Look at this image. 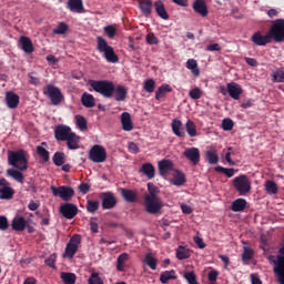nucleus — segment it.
<instances>
[{
    "label": "nucleus",
    "instance_id": "nucleus-1",
    "mask_svg": "<svg viewBox=\"0 0 284 284\" xmlns=\"http://www.w3.org/2000/svg\"><path fill=\"white\" fill-rule=\"evenodd\" d=\"M149 194L144 197V207L148 214H161V210H163V202L161 197L158 196L159 187L154 185V183H148Z\"/></svg>",
    "mask_w": 284,
    "mask_h": 284
},
{
    "label": "nucleus",
    "instance_id": "nucleus-2",
    "mask_svg": "<svg viewBox=\"0 0 284 284\" xmlns=\"http://www.w3.org/2000/svg\"><path fill=\"white\" fill-rule=\"evenodd\" d=\"M8 163L20 172L28 170V153L23 149L18 151H8Z\"/></svg>",
    "mask_w": 284,
    "mask_h": 284
},
{
    "label": "nucleus",
    "instance_id": "nucleus-3",
    "mask_svg": "<svg viewBox=\"0 0 284 284\" xmlns=\"http://www.w3.org/2000/svg\"><path fill=\"white\" fill-rule=\"evenodd\" d=\"M89 85L104 99L114 97V82L110 80H90Z\"/></svg>",
    "mask_w": 284,
    "mask_h": 284
},
{
    "label": "nucleus",
    "instance_id": "nucleus-4",
    "mask_svg": "<svg viewBox=\"0 0 284 284\" xmlns=\"http://www.w3.org/2000/svg\"><path fill=\"white\" fill-rule=\"evenodd\" d=\"M98 51H100L108 63H119V55L114 52V48L108 44L103 37H98Z\"/></svg>",
    "mask_w": 284,
    "mask_h": 284
},
{
    "label": "nucleus",
    "instance_id": "nucleus-5",
    "mask_svg": "<svg viewBox=\"0 0 284 284\" xmlns=\"http://www.w3.org/2000/svg\"><path fill=\"white\" fill-rule=\"evenodd\" d=\"M43 94L50 99L52 105H61L65 99L61 92V89L54 87L53 84H48L43 89Z\"/></svg>",
    "mask_w": 284,
    "mask_h": 284
},
{
    "label": "nucleus",
    "instance_id": "nucleus-6",
    "mask_svg": "<svg viewBox=\"0 0 284 284\" xmlns=\"http://www.w3.org/2000/svg\"><path fill=\"white\" fill-rule=\"evenodd\" d=\"M233 187L239 192L240 196H245L252 190V182L247 175H240L233 180Z\"/></svg>",
    "mask_w": 284,
    "mask_h": 284
},
{
    "label": "nucleus",
    "instance_id": "nucleus-7",
    "mask_svg": "<svg viewBox=\"0 0 284 284\" xmlns=\"http://www.w3.org/2000/svg\"><path fill=\"white\" fill-rule=\"evenodd\" d=\"M268 36L271 40L273 39L276 43H281L284 40V19H277L273 21L268 30Z\"/></svg>",
    "mask_w": 284,
    "mask_h": 284
},
{
    "label": "nucleus",
    "instance_id": "nucleus-8",
    "mask_svg": "<svg viewBox=\"0 0 284 284\" xmlns=\"http://www.w3.org/2000/svg\"><path fill=\"white\" fill-rule=\"evenodd\" d=\"M89 159L92 163H105L108 159V152L105 148L95 144L89 151Z\"/></svg>",
    "mask_w": 284,
    "mask_h": 284
},
{
    "label": "nucleus",
    "instance_id": "nucleus-9",
    "mask_svg": "<svg viewBox=\"0 0 284 284\" xmlns=\"http://www.w3.org/2000/svg\"><path fill=\"white\" fill-rule=\"evenodd\" d=\"M81 244V235L74 234L69 243L67 244L64 256H68V258H74V254L79 252V245Z\"/></svg>",
    "mask_w": 284,
    "mask_h": 284
},
{
    "label": "nucleus",
    "instance_id": "nucleus-10",
    "mask_svg": "<svg viewBox=\"0 0 284 284\" xmlns=\"http://www.w3.org/2000/svg\"><path fill=\"white\" fill-rule=\"evenodd\" d=\"M11 184L6 179H0V200L1 201H12L14 199V189L10 186Z\"/></svg>",
    "mask_w": 284,
    "mask_h": 284
},
{
    "label": "nucleus",
    "instance_id": "nucleus-11",
    "mask_svg": "<svg viewBox=\"0 0 284 284\" xmlns=\"http://www.w3.org/2000/svg\"><path fill=\"white\" fill-rule=\"evenodd\" d=\"M51 192L53 196H60L62 201H70L74 196V189L62 185V186H51Z\"/></svg>",
    "mask_w": 284,
    "mask_h": 284
},
{
    "label": "nucleus",
    "instance_id": "nucleus-12",
    "mask_svg": "<svg viewBox=\"0 0 284 284\" xmlns=\"http://www.w3.org/2000/svg\"><path fill=\"white\" fill-rule=\"evenodd\" d=\"M100 199L102 201V210H112L116 207V196L112 192L100 193Z\"/></svg>",
    "mask_w": 284,
    "mask_h": 284
},
{
    "label": "nucleus",
    "instance_id": "nucleus-13",
    "mask_svg": "<svg viewBox=\"0 0 284 284\" xmlns=\"http://www.w3.org/2000/svg\"><path fill=\"white\" fill-rule=\"evenodd\" d=\"M60 214L64 219L72 220L77 214H79V207L72 203H65L60 206Z\"/></svg>",
    "mask_w": 284,
    "mask_h": 284
},
{
    "label": "nucleus",
    "instance_id": "nucleus-14",
    "mask_svg": "<svg viewBox=\"0 0 284 284\" xmlns=\"http://www.w3.org/2000/svg\"><path fill=\"white\" fill-rule=\"evenodd\" d=\"M73 133L72 128L65 124H59L54 129V136L57 141H65Z\"/></svg>",
    "mask_w": 284,
    "mask_h": 284
},
{
    "label": "nucleus",
    "instance_id": "nucleus-15",
    "mask_svg": "<svg viewBox=\"0 0 284 284\" xmlns=\"http://www.w3.org/2000/svg\"><path fill=\"white\" fill-rule=\"evenodd\" d=\"M226 88L231 99H234V101H239V99H241V94H243V88L239 83H227Z\"/></svg>",
    "mask_w": 284,
    "mask_h": 284
},
{
    "label": "nucleus",
    "instance_id": "nucleus-16",
    "mask_svg": "<svg viewBox=\"0 0 284 284\" xmlns=\"http://www.w3.org/2000/svg\"><path fill=\"white\" fill-rule=\"evenodd\" d=\"M183 154L185 159L191 161V163H193L194 165H199V161H201V151H199V149L189 148L184 151Z\"/></svg>",
    "mask_w": 284,
    "mask_h": 284
},
{
    "label": "nucleus",
    "instance_id": "nucleus-17",
    "mask_svg": "<svg viewBox=\"0 0 284 284\" xmlns=\"http://www.w3.org/2000/svg\"><path fill=\"white\" fill-rule=\"evenodd\" d=\"M192 8L196 14H200V17L205 18L207 14H210L205 0H194Z\"/></svg>",
    "mask_w": 284,
    "mask_h": 284
},
{
    "label": "nucleus",
    "instance_id": "nucleus-18",
    "mask_svg": "<svg viewBox=\"0 0 284 284\" xmlns=\"http://www.w3.org/2000/svg\"><path fill=\"white\" fill-rule=\"evenodd\" d=\"M112 99H114V101H118V102L125 101V99H128V88L121 84L114 85Z\"/></svg>",
    "mask_w": 284,
    "mask_h": 284
},
{
    "label": "nucleus",
    "instance_id": "nucleus-19",
    "mask_svg": "<svg viewBox=\"0 0 284 284\" xmlns=\"http://www.w3.org/2000/svg\"><path fill=\"white\" fill-rule=\"evenodd\" d=\"M138 3L143 17L150 18L152 16V8L154 6L152 0H139Z\"/></svg>",
    "mask_w": 284,
    "mask_h": 284
},
{
    "label": "nucleus",
    "instance_id": "nucleus-20",
    "mask_svg": "<svg viewBox=\"0 0 284 284\" xmlns=\"http://www.w3.org/2000/svg\"><path fill=\"white\" fill-rule=\"evenodd\" d=\"M6 103L7 108L10 110H16V108H19V94L9 91L6 93Z\"/></svg>",
    "mask_w": 284,
    "mask_h": 284
},
{
    "label": "nucleus",
    "instance_id": "nucleus-21",
    "mask_svg": "<svg viewBox=\"0 0 284 284\" xmlns=\"http://www.w3.org/2000/svg\"><path fill=\"white\" fill-rule=\"evenodd\" d=\"M67 6L71 12L83 14L85 7H83V0H68Z\"/></svg>",
    "mask_w": 284,
    "mask_h": 284
},
{
    "label": "nucleus",
    "instance_id": "nucleus-22",
    "mask_svg": "<svg viewBox=\"0 0 284 284\" xmlns=\"http://www.w3.org/2000/svg\"><path fill=\"white\" fill-rule=\"evenodd\" d=\"M172 132L179 139H185V129L183 128V122L179 119H174L171 124Z\"/></svg>",
    "mask_w": 284,
    "mask_h": 284
},
{
    "label": "nucleus",
    "instance_id": "nucleus-23",
    "mask_svg": "<svg viewBox=\"0 0 284 284\" xmlns=\"http://www.w3.org/2000/svg\"><path fill=\"white\" fill-rule=\"evenodd\" d=\"M251 41H253L255 45H265L266 43H272V38L270 33H267L266 36H263L261 34V32H255L252 36Z\"/></svg>",
    "mask_w": 284,
    "mask_h": 284
},
{
    "label": "nucleus",
    "instance_id": "nucleus-24",
    "mask_svg": "<svg viewBox=\"0 0 284 284\" xmlns=\"http://www.w3.org/2000/svg\"><path fill=\"white\" fill-rule=\"evenodd\" d=\"M120 193L126 203H136V201H139V194L135 191L129 189H120Z\"/></svg>",
    "mask_w": 284,
    "mask_h": 284
},
{
    "label": "nucleus",
    "instance_id": "nucleus-25",
    "mask_svg": "<svg viewBox=\"0 0 284 284\" xmlns=\"http://www.w3.org/2000/svg\"><path fill=\"white\" fill-rule=\"evenodd\" d=\"M121 123L122 130H124V132H132V130H134V124L132 123V115H130L129 112H123L121 114Z\"/></svg>",
    "mask_w": 284,
    "mask_h": 284
},
{
    "label": "nucleus",
    "instance_id": "nucleus-26",
    "mask_svg": "<svg viewBox=\"0 0 284 284\" xmlns=\"http://www.w3.org/2000/svg\"><path fill=\"white\" fill-rule=\"evenodd\" d=\"M20 45L23 52H26V54H32V52H34V44L32 43V40L29 37L21 36Z\"/></svg>",
    "mask_w": 284,
    "mask_h": 284
},
{
    "label": "nucleus",
    "instance_id": "nucleus-27",
    "mask_svg": "<svg viewBox=\"0 0 284 284\" xmlns=\"http://www.w3.org/2000/svg\"><path fill=\"white\" fill-rule=\"evenodd\" d=\"M153 7L155 8V12L160 19H163L164 21H168L170 19V14L168 13V10H165V4L163 1L158 0L153 3Z\"/></svg>",
    "mask_w": 284,
    "mask_h": 284
},
{
    "label": "nucleus",
    "instance_id": "nucleus-28",
    "mask_svg": "<svg viewBox=\"0 0 284 284\" xmlns=\"http://www.w3.org/2000/svg\"><path fill=\"white\" fill-rule=\"evenodd\" d=\"M11 227L14 232H23L28 227V221L23 216L14 217L11 222Z\"/></svg>",
    "mask_w": 284,
    "mask_h": 284
},
{
    "label": "nucleus",
    "instance_id": "nucleus-29",
    "mask_svg": "<svg viewBox=\"0 0 284 284\" xmlns=\"http://www.w3.org/2000/svg\"><path fill=\"white\" fill-rule=\"evenodd\" d=\"M159 172L161 176H165L172 172V168H174V163L172 160H162L159 162Z\"/></svg>",
    "mask_w": 284,
    "mask_h": 284
},
{
    "label": "nucleus",
    "instance_id": "nucleus-30",
    "mask_svg": "<svg viewBox=\"0 0 284 284\" xmlns=\"http://www.w3.org/2000/svg\"><path fill=\"white\" fill-rule=\"evenodd\" d=\"M64 141H67V146L69 148V150H79V143H81V138L73 132Z\"/></svg>",
    "mask_w": 284,
    "mask_h": 284
},
{
    "label": "nucleus",
    "instance_id": "nucleus-31",
    "mask_svg": "<svg viewBox=\"0 0 284 284\" xmlns=\"http://www.w3.org/2000/svg\"><path fill=\"white\" fill-rule=\"evenodd\" d=\"M179 276H176V271L171 270V271H164L160 275V282L162 284L170 283V281H176Z\"/></svg>",
    "mask_w": 284,
    "mask_h": 284
},
{
    "label": "nucleus",
    "instance_id": "nucleus-32",
    "mask_svg": "<svg viewBox=\"0 0 284 284\" xmlns=\"http://www.w3.org/2000/svg\"><path fill=\"white\" fill-rule=\"evenodd\" d=\"M48 143L42 142L41 145L37 146V154L44 161V163H48L50 161V151H47Z\"/></svg>",
    "mask_w": 284,
    "mask_h": 284
},
{
    "label": "nucleus",
    "instance_id": "nucleus-33",
    "mask_svg": "<svg viewBox=\"0 0 284 284\" xmlns=\"http://www.w3.org/2000/svg\"><path fill=\"white\" fill-rule=\"evenodd\" d=\"M23 171L21 170H16V169H9L7 170V176H10L11 179H13L14 181H17V183H23L26 176H23Z\"/></svg>",
    "mask_w": 284,
    "mask_h": 284
},
{
    "label": "nucleus",
    "instance_id": "nucleus-34",
    "mask_svg": "<svg viewBox=\"0 0 284 284\" xmlns=\"http://www.w3.org/2000/svg\"><path fill=\"white\" fill-rule=\"evenodd\" d=\"M245 207H247V201L245 199H237L231 204L232 212H244Z\"/></svg>",
    "mask_w": 284,
    "mask_h": 284
},
{
    "label": "nucleus",
    "instance_id": "nucleus-35",
    "mask_svg": "<svg viewBox=\"0 0 284 284\" xmlns=\"http://www.w3.org/2000/svg\"><path fill=\"white\" fill-rule=\"evenodd\" d=\"M81 103L84 108H94V105H97V100L94 99V95L85 92L81 97Z\"/></svg>",
    "mask_w": 284,
    "mask_h": 284
},
{
    "label": "nucleus",
    "instance_id": "nucleus-36",
    "mask_svg": "<svg viewBox=\"0 0 284 284\" xmlns=\"http://www.w3.org/2000/svg\"><path fill=\"white\" fill-rule=\"evenodd\" d=\"M140 172H142V174H144L150 180L154 179L155 170H154V165H152V163L142 164Z\"/></svg>",
    "mask_w": 284,
    "mask_h": 284
},
{
    "label": "nucleus",
    "instance_id": "nucleus-37",
    "mask_svg": "<svg viewBox=\"0 0 284 284\" xmlns=\"http://www.w3.org/2000/svg\"><path fill=\"white\" fill-rule=\"evenodd\" d=\"M130 258L128 253H122L118 256L116 260V270L118 272H125V262Z\"/></svg>",
    "mask_w": 284,
    "mask_h": 284
},
{
    "label": "nucleus",
    "instance_id": "nucleus-38",
    "mask_svg": "<svg viewBox=\"0 0 284 284\" xmlns=\"http://www.w3.org/2000/svg\"><path fill=\"white\" fill-rule=\"evenodd\" d=\"M143 263L148 265L151 270H156V265H159V260L152 255V253H146L143 260Z\"/></svg>",
    "mask_w": 284,
    "mask_h": 284
},
{
    "label": "nucleus",
    "instance_id": "nucleus-39",
    "mask_svg": "<svg viewBox=\"0 0 284 284\" xmlns=\"http://www.w3.org/2000/svg\"><path fill=\"white\" fill-rule=\"evenodd\" d=\"M60 278L64 284H77V274L62 272Z\"/></svg>",
    "mask_w": 284,
    "mask_h": 284
},
{
    "label": "nucleus",
    "instance_id": "nucleus-40",
    "mask_svg": "<svg viewBox=\"0 0 284 284\" xmlns=\"http://www.w3.org/2000/svg\"><path fill=\"white\" fill-rule=\"evenodd\" d=\"M187 70H191L193 77H199L201 74V70H199V63L194 59H189L186 61Z\"/></svg>",
    "mask_w": 284,
    "mask_h": 284
},
{
    "label": "nucleus",
    "instance_id": "nucleus-41",
    "mask_svg": "<svg viewBox=\"0 0 284 284\" xmlns=\"http://www.w3.org/2000/svg\"><path fill=\"white\" fill-rule=\"evenodd\" d=\"M168 92H172V87H170V84H162L155 92L156 101H161Z\"/></svg>",
    "mask_w": 284,
    "mask_h": 284
},
{
    "label": "nucleus",
    "instance_id": "nucleus-42",
    "mask_svg": "<svg viewBox=\"0 0 284 284\" xmlns=\"http://www.w3.org/2000/svg\"><path fill=\"white\" fill-rule=\"evenodd\" d=\"M185 130L191 136V139H194V136H199V132L196 131V124L192 120H187L185 123Z\"/></svg>",
    "mask_w": 284,
    "mask_h": 284
},
{
    "label": "nucleus",
    "instance_id": "nucleus-43",
    "mask_svg": "<svg viewBox=\"0 0 284 284\" xmlns=\"http://www.w3.org/2000/svg\"><path fill=\"white\" fill-rule=\"evenodd\" d=\"M273 83H284V67L276 69L272 74Z\"/></svg>",
    "mask_w": 284,
    "mask_h": 284
},
{
    "label": "nucleus",
    "instance_id": "nucleus-44",
    "mask_svg": "<svg viewBox=\"0 0 284 284\" xmlns=\"http://www.w3.org/2000/svg\"><path fill=\"white\" fill-rule=\"evenodd\" d=\"M264 187L266 194H278V185L274 181H266Z\"/></svg>",
    "mask_w": 284,
    "mask_h": 284
},
{
    "label": "nucleus",
    "instance_id": "nucleus-45",
    "mask_svg": "<svg viewBox=\"0 0 284 284\" xmlns=\"http://www.w3.org/2000/svg\"><path fill=\"white\" fill-rule=\"evenodd\" d=\"M52 161L57 165V168H61L63 164H65V153L55 152L52 156Z\"/></svg>",
    "mask_w": 284,
    "mask_h": 284
},
{
    "label": "nucleus",
    "instance_id": "nucleus-46",
    "mask_svg": "<svg viewBox=\"0 0 284 284\" xmlns=\"http://www.w3.org/2000/svg\"><path fill=\"white\" fill-rule=\"evenodd\" d=\"M190 248H185L184 246H179L176 248V258L179 261H185V258H190Z\"/></svg>",
    "mask_w": 284,
    "mask_h": 284
},
{
    "label": "nucleus",
    "instance_id": "nucleus-47",
    "mask_svg": "<svg viewBox=\"0 0 284 284\" xmlns=\"http://www.w3.org/2000/svg\"><path fill=\"white\" fill-rule=\"evenodd\" d=\"M205 156L210 165H216L219 163V153L216 150L206 151Z\"/></svg>",
    "mask_w": 284,
    "mask_h": 284
},
{
    "label": "nucleus",
    "instance_id": "nucleus-48",
    "mask_svg": "<svg viewBox=\"0 0 284 284\" xmlns=\"http://www.w3.org/2000/svg\"><path fill=\"white\" fill-rule=\"evenodd\" d=\"M172 183L178 186L183 185L185 183V174L181 171H175Z\"/></svg>",
    "mask_w": 284,
    "mask_h": 284
},
{
    "label": "nucleus",
    "instance_id": "nucleus-49",
    "mask_svg": "<svg viewBox=\"0 0 284 284\" xmlns=\"http://www.w3.org/2000/svg\"><path fill=\"white\" fill-rule=\"evenodd\" d=\"M75 123L81 132H85V130H88V120L85 119V116L75 115Z\"/></svg>",
    "mask_w": 284,
    "mask_h": 284
},
{
    "label": "nucleus",
    "instance_id": "nucleus-50",
    "mask_svg": "<svg viewBox=\"0 0 284 284\" xmlns=\"http://www.w3.org/2000/svg\"><path fill=\"white\" fill-rule=\"evenodd\" d=\"M189 97L193 101H199V99L203 97V91L201 90V88L195 87L189 92Z\"/></svg>",
    "mask_w": 284,
    "mask_h": 284
},
{
    "label": "nucleus",
    "instance_id": "nucleus-51",
    "mask_svg": "<svg viewBox=\"0 0 284 284\" xmlns=\"http://www.w3.org/2000/svg\"><path fill=\"white\" fill-rule=\"evenodd\" d=\"M99 201L89 200L87 202V212H89L90 214H94V212L99 210Z\"/></svg>",
    "mask_w": 284,
    "mask_h": 284
},
{
    "label": "nucleus",
    "instance_id": "nucleus-52",
    "mask_svg": "<svg viewBox=\"0 0 284 284\" xmlns=\"http://www.w3.org/2000/svg\"><path fill=\"white\" fill-rule=\"evenodd\" d=\"M69 26L65 22H59L58 27L53 29V34H65L69 30Z\"/></svg>",
    "mask_w": 284,
    "mask_h": 284
},
{
    "label": "nucleus",
    "instance_id": "nucleus-53",
    "mask_svg": "<svg viewBox=\"0 0 284 284\" xmlns=\"http://www.w3.org/2000/svg\"><path fill=\"white\" fill-rule=\"evenodd\" d=\"M88 284H103V278H101L98 272H93L88 278Z\"/></svg>",
    "mask_w": 284,
    "mask_h": 284
},
{
    "label": "nucleus",
    "instance_id": "nucleus-54",
    "mask_svg": "<svg viewBox=\"0 0 284 284\" xmlns=\"http://www.w3.org/2000/svg\"><path fill=\"white\" fill-rule=\"evenodd\" d=\"M143 88L145 92H148L149 94H152V92H154L156 88V82H154L153 79L145 80Z\"/></svg>",
    "mask_w": 284,
    "mask_h": 284
},
{
    "label": "nucleus",
    "instance_id": "nucleus-55",
    "mask_svg": "<svg viewBox=\"0 0 284 284\" xmlns=\"http://www.w3.org/2000/svg\"><path fill=\"white\" fill-rule=\"evenodd\" d=\"M222 130H224V132L234 130V121L232 119H224L222 121Z\"/></svg>",
    "mask_w": 284,
    "mask_h": 284
},
{
    "label": "nucleus",
    "instance_id": "nucleus-56",
    "mask_svg": "<svg viewBox=\"0 0 284 284\" xmlns=\"http://www.w3.org/2000/svg\"><path fill=\"white\" fill-rule=\"evenodd\" d=\"M104 34H106L109 39H114V37H116V27L112 24L104 27Z\"/></svg>",
    "mask_w": 284,
    "mask_h": 284
},
{
    "label": "nucleus",
    "instance_id": "nucleus-57",
    "mask_svg": "<svg viewBox=\"0 0 284 284\" xmlns=\"http://www.w3.org/2000/svg\"><path fill=\"white\" fill-rule=\"evenodd\" d=\"M215 172H221L222 174H225L229 179H232L234 176V169H225L221 165L215 168Z\"/></svg>",
    "mask_w": 284,
    "mask_h": 284
},
{
    "label": "nucleus",
    "instance_id": "nucleus-58",
    "mask_svg": "<svg viewBox=\"0 0 284 284\" xmlns=\"http://www.w3.org/2000/svg\"><path fill=\"white\" fill-rule=\"evenodd\" d=\"M184 278L189 284H199V281H196V274L194 272H185Z\"/></svg>",
    "mask_w": 284,
    "mask_h": 284
},
{
    "label": "nucleus",
    "instance_id": "nucleus-59",
    "mask_svg": "<svg viewBox=\"0 0 284 284\" xmlns=\"http://www.w3.org/2000/svg\"><path fill=\"white\" fill-rule=\"evenodd\" d=\"M253 257H254V251H252V248L244 247V252L242 254L243 261H252Z\"/></svg>",
    "mask_w": 284,
    "mask_h": 284
},
{
    "label": "nucleus",
    "instance_id": "nucleus-60",
    "mask_svg": "<svg viewBox=\"0 0 284 284\" xmlns=\"http://www.w3.org/2000/svg\"><path fill=\"white\" fill-rule=\"evenodd\" d=\"M146 43L149 45H159V38L154 33L146 34Z\"/></svg>",
    "mask_w": 284,
    "mask_h": 284
},
{
    "label": "nucleus",
    "instance_id": "nucleus-61",
    "mask_svg": "<svg viewBox=\"0 0 284 284\" xmlns=\"http://www.w3.org/2000/svg\"><path fill=\"white\" fill-rule=\"evenodd\" d=\"M10 227V223H8V217L0 215V230L6 232Z\"/></svg>",
    "mask_w": 284,
    "mask_h": 284
},
{
    "label": "nucleus",
    "instance_id": "nucleus-62",
    "mask_svg": "<svg viewBox=\"0 0 284 284\" xmlns=\"http://www.w3.org/2000/svg\"><path fill=\"white\" fill-rule=\"evenodd\" d=\"M45 265H48V267H52L53 270L57 267L54 265V263H57V254H52L50 255V257H48L45 261H44Z\"/></svg>",
    "mask_w": 284,
    "mask_h": 284
},
{
    "label": "nucleus",
    "instance_id": "nucleus-63",
    "mask_svg": "<svg viewBox=\"0 0 284 284\" xmlns=\"http://www.w3.org/2000/svg\"><path fill=\"white\" fill-rule=\"evenodd\" d=\"M29 83H31V85H39V83H41V80H39L37 73H29Z\"/></svg>",
    "mask_w": 284,
    "mask_h": 284
},
{
    "label": "nucleus",
    "instance_id": "nucleus-64",
    "mask_svg": "<svg viewBox=\"0 0 284 284\" xmlns=\"http://www.w3.org/2000/svg\"><path fill=\"white\" fill-rule=\"evenodd\" d=\"M209 52H221V44L220 43H212L206 47Z\"/></svg>",
    "mask_w": 284,
    "mask_h": 284
}]
</instances>
